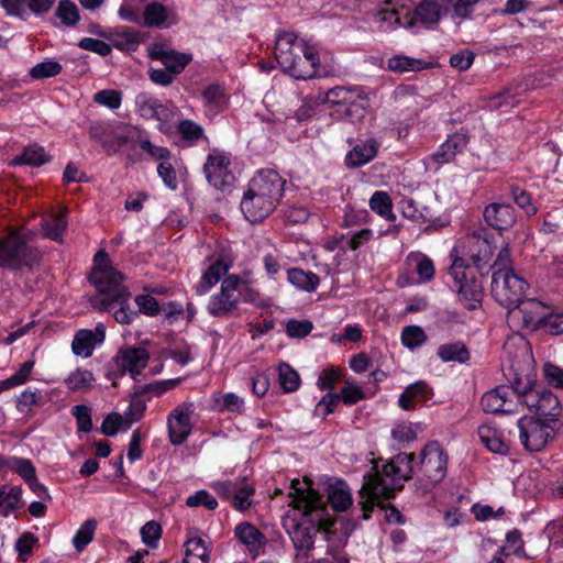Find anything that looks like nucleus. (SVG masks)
Returning <instances> with one entry per match:
<instances>
[{
  "mask_svg": "<svg viewBox=\"0 0 563 563\" xmlns=\"http://www.w3.org/2000/svg\"><path fill=\"white\" fill-rule=\"evenodd\" d=\"M560 413L561 407L558 397L550 390H542L540 405L537 409L538 418L556 419Z\"/></svg>",
  "mask_w": 563,
  "mask_h": 563,
  "instance_id": "obj_35",
  "label": "nucleus"
},
{
  "mask_svg": "<svg viewBox=\"0 0 563 563\" xmlns=\"http://www.w3.org/2000/svg\"><path fill=\"white\" fill-rule=\"evenodd\" d=\"M55 15L63 25L68 27H74L80 20L79 10L76 3L70 0H60L55 10Z\"/></svg>",
  "mask_w": 563,
  "mask_h": 563,
  "instance_id": "obj_38",
  "label": "nucleus"
},
{
  "mask_svg": "<svg viewBox=\"0 0 563 563\" xmlns=\"http://www.w3.org/2000/svg\"><path fill=\"white\" fill-rule=\"evenodd\" d=\"M287 278L294 286L306 291H314L320 283V279L316 274L305 272L300 268L289 269L287 272Z\"/></svg>",
  "mask_w": 563,
  "mask_h": 563,
  "instance_id": "obj_34",
  "label": "nucleus"
},
{
  "mask_svg": "<svg viewBox=\"0 0 563 563\" xmlns=\"http://www.w3.org/2000/svg\"><path fill=\"white\" fill-rule=\"evenodd\" d=\"M517 405L514 390L505 385L488 390L481 399L483 410L489 413H511Z\"/></svg>",
  "mask_w": 563,
  "mask_h": 563,
  "instance_id": "obj_15",
  "label": "nucleus"
},
{
  "mask_svg": "<svg viewBox=\"0 0 563 563\" xmlns=\"http://www.w3.org/2000/svg\"><path fill=\"white\" fill-rule=\"evenodd\" d=\"M340 399L339 394H325L321 400L317 404L314 408V416L317 417H327L328 415L332 413L334 411V407L336 406L338 401Z\"/></svg>",
  "mask_w": 563,
  "mask_h": 563,
  "instance_id": "obj_60",
  "label": "nucleus"
},
{
  "mask_svg": "<svg viewBox=\"0 0 563 563\" xmlns=\"http://www.w3.org/2000/svg\"><path fill=\"white\" fill-rule=\"evenodd\" d=\"M146 409V405L141 399H133L130 404L129 409L122 415L126 424L124 429H129L134 422L139 421Z\"/></svg>",
  "mask_w": 563,
  "mask_h": 563,
  "instance_id": "obj_61",
  "label": "nucleus"
},
{
  "mask_svg": "<svg viewBox=\"0 0 563 563\" xmlns=\"http://www.w3.org/2000/svg\"><path fill=\"white\" fill-rule=\"evenodd\" d=\"M245 481H223V482H216L212 484L213 489L220 495L221 497L231 500L235 494H238V490L242 486V483Z\"/></svg>",
  "mask_w": 563,
  "mask_h": 563,
  "instance_id": "obj_62",
  "label": "nucleus"
},
{
  "mask_svg": "<svg viewBox=\"0 0 563 563\" xmlns=\"http://www.w3.org/2000/svg\"><path fill=\"white\" fill-rule=\"evenodd\" d=\"M422 62L402 55H397L388 60V68L393 71L405 73L421 69Z\"/></svg>",
  "mask_w": 563,
  "mask_h": 563,
  "instance_id": "obj_49",
  "label": "nucleus"
},
{
  "mask_svg": "<svg viewBox=\"0 0 563 563\" xmlns=\"http://www.w3.org/2000/svg\"><path fill=\"white\" fill-rule=\"evenodd\" d=\"M378 143L374 139H367L356 144L346 155L345 164L349 167H361L371 162L377 154Z\"/></svg>",
  "mask_w": 563,
  "mask_h": 563,
  "instance_id": "obj_25",
  "label": "nucleus"
},
{
  "mask_svg": "<svg viewBox=\"0 0 563 563\" xmlns=\"http://www.w3.org/2000/svg\"><path fill=\"white\" fill-rule=\"evenodd\" d=\"M285 181L274 169H261L250 180L241 200V210L250 222H260L276 208Z\"/></svg>",
  "mask_w": 563,
  "mask_h": 563,
  "instance_id": "obj_3",
  "label": "nucleus"
},
{
  "mask_svg": "<svg viewBox=\"0 0 563 563\" xmlns=\"http://www.w3.org/2000/svg\"><path fill=\"white\" fill-rule=\"evenodd\" d=\"M49 161V156L46 155L43 147L37 145L27 146L23 150L20 155H16L11 162V166L16 165H30L41 166Z\"/></svg>",
  "mask_w": 563,
  "mask_h": 563,
  "instance_id": "obj_33",
  "label": "nucleus"
},
{
  "mask_svg": "<svg viewBox=\"0 0 563 563\" xmlns=\"http://www.w3.org/2000/svg\"><path fill=\"white\" fill-rule=\"evenodd\" d=\"M62 65L55 60H45L36 64L31 70L30 75L34 79H44L57 76L62 73Z\"/></svg>",
  "mask_w": 563,
  "mask_h": 563,
  "instance_id": "obj_46",
  "label": "nucleus"
},
{
  "mask_svg": "<svg viewBox=\"0 0 563 563\" xmlns=\"http://www.w3.org/2000/svg\"><path fill=\"white\" fill-rule=\"evenodd\" d=\"M213 400L219 410L230 412H240L244 404L243 399L233 393L217 395Z\"/></svg>",
  "mask_w": 563,
  "mask_h": 563,
  "instance_id": "obj_48",
  "label": "nucleus"
},
{
  "mask_svg": "<svg viewBox=\"0 0 563 563\" xmlns=\"http://www.w3.org/2000/svg\"><path fill=\"white\" fill-rule=\"evenodd\" d=\"M67 209H63L59 212L52 213L43 219L42 229L46 238L59 242H63V234L67 229L66 219Z\"/></svg>",
  "mask_w": 563,
  "mask_h": 563,
  "instance_id": "obj_29",
  "label": "nucleus"
},
{
  "mask_svg": "<svg viewBox=\"0 0 563 563\" xmlns=\"http://www.w3.org/2000/svg\"><path fill=\"white\" fill-rule=\"evenodd\" d=\"M427 340V335L422 328L418 325H408L405 327L401 332V342L402 344L413 350L420 345H422Z\"/></svg>",
  "mask_w": 563,
  "mask_h": 563,
  "instance_id": "obj_45",
  "label": "nucleus"
},
{
  "mask_svg": "<svg viewBox=\"0 0 563 563\" xmlns=\"http://www.w3.org/2000/svg\"><path fill=\"white\" fill-rule=\"evenodd\" d=\"M291 489L292 492L289 494L291 501L289 505L295 509L301 510L302 515L309 517L312 523H317L319 529L330 530L333 521L322 518L324 511L322 498L311 488L310 483L292 479Z\"/></svg>",
  "mask_w": 563,
  "mask_h": 563,
  "instance_id": "obj_9",
  "label": "nucleus"
},
{
  "mask_svg": "<svg viewBox=\"0 0 563 563\" xmlns=\"http://www.w3.org/2000/svg\"><path fill=\"white\" fill-rule=\"evenodd\" d=\"M124 417L118 412L108 415L101 424V432L108 437H113L118 433L120 427L123 424Z\"/></svg>",
  "mask_w": 563,
  "mask_h": 563,
  "instance_id": "obj_64",
  "label": "nucleus"
},
{
  "mask_svg": "<svg viewBox=\"0 0 563 563\" xmlns=\"http://www.w3.org/2000/svg\"><path fill=\"white\" fill-rule=\"evenodd\" d=\"M448 457L438 442L428 443L420 453L419 471L431 483L442 481L446 473Z\"/></svg>",
  "mask_w": 563,
  "mask_h": 563,
  "instance_id": "obj_13",
  "label": "nucleus"
},
{
  "mask_svg": "<svg viewBox=\"0 0 563 563\" xmlns=\"http://www.w3.org/2000/svg\"><path fill=\"white\" fill-rule=\"evenodd\" d=\"M93 262L95 267L90 274V282L99 294L91 298L92 307L100 311L114 310L113 317L118 322L131 323L137 312L128 303L131 294L122 285L123 275L109 265V256L102 250L95 255Z\"/></svg>",
  "mask_w": 563,
  "mask_h": 563,
  "instance_id": "obj_2",
  "label": "nucleus"
},
{
  "mask_svg": "<svg viewBox=\"0 0 563 563\" xmlns=\"http://www.w3.org/2000/svg\"><path fill=\"white\" fill-rule=\"evenodd\" d=\"M93 376L88 369L77 368L65 379V384L70 390L85 391L92 387Z\"/></svg>",
  "mask_w": 563,
  "mask_h": 563,
  "instance_id": "obj_40",
  "label": "nucleus"
},
{
  "mask_svg": "<svg viewBox=\"0 0 563 563\" xmlns=\"http://www.w3.org/2000/svg\"><path fill=\"white\" fill-rule=\"evenodd\" d=\"M448 13L445 0H422L415 10V21L427 25L435 24Z\"/></svg>",
  "mask_w": 563,
  "mask_h": 563,
  "instance_id": "obj_24",
  "label": "nucleus"
},
{
  "mask_svg": "<svg viewBox=\"0 0 563 563\" xmlns=\"http://www.w3.org/2000/svg\"><path fill=\"white\" fill-rule=\"evenodd\" d=\"M183 563H209V553L201 538H190L185 543Z\"/></svg>",
  "mask_w": 563,
  "mask_h": 563,
  "instance_id": "obj_32",
  "label": "nucleus"
},
{
  "mask_svg": "<svg viewBox=\"0 0 563 563\" xmlns=\"http://www.w3.org/2000/svg\"><path fill=\"white\" fill-rule=\"evenodd\" d=\"M486 223L495 230L503 231L511 228L516 222L515 210L506 203H490L484 210Z\"/></svg>",
  "mask_w": 563,
  "mask_h": 563,
  "instance_id": "obj_21",
  "label": "nucleus"
},
{
  "mask_svg": "<svg viewBox=\"0 0 563 563\" xmlns=\"http://www.w3.org/2000/svg\"><path fill=\"white\" fill-rule=\"evenodd\" d=\"M254 494V488L246 482L242 483V486L238 490V494L231 499L232 505L238 510H245L251 506L250 497Z\"/></svg>",
  "mask_w": 563,
  "mask_h": 563,
  "instance_id": "obj_56",
  "label": "nucleus"
},
{
  "mask_svg": "<svg viewBox=\"0 0 563 563\" xmlns=\"http://www.w3.org/2000/svg\"><path fill=\"white\" fill-rule=\"evenodd\" d=\"M32 234L18 229H8L0 238V267L18 269L32 265L40 258L38 251L30 244Z\"/></svg>",
  "mask_w": 563,
  "mask_h": 563,
  "instance_id": "obj_6",
  "label": "nucleus"
},
{
  "mask_svg": "<svg viewBox=\"0 0 563 563\" xmlns=\"http://www.w3.org/2000/svg\"><path fill=\"white\" fill-rule=\"evenodd\" d=\"M175 22V12L158 1L150 2L143 11V24L147 27H162Z\"/></svg>",
  "mask_w": 563,
  "mask_h": 563,
  "instance_id": "obj_23",
  "label": "nucleus"
},
{
  "mask_svg": "<svg viewBox=\"0 0 563 563\" xmlns=\"http://www.w3.org/2000/svg\"><path fill=\"white\" fill-rule=\"evenodd\" d=\"M406 263L415 265L420 282H428L434 275L433 261L422 253H410L406 258Z\"/></svg>",
  "mask_w": 563,
  "mask_h": 563,
  "instance_id": "obj_37",
  "label": "nucleus"
},
{
  "mask_svg": "<svg viewBox=\"0 0 563 563\" xmlns=\"http://www.w3.org/2000/svg\"><path fill=\"white\" fill-rule=\"evenodd\" d=\"M22 489L11 484L0 485V517L7 518L21 508Z\"/></svg>",
  "mask_w": 563,
  "mask_h": 563,
  "instance_id": "obj_28",
  "label": "nucleus"
},
{
  "mask_svg": "<svg viewBox=\"0 0 563 563\" xmlns=\"http://www.w3.org/2000/svg\"><path fill=\"white\" fill-rule=\"evenodd\" d=\"M134 104L136 112L145 120L167 122L173 117L169 107L148 92L139 93L135 97Z\"/></svg>",
  "mask_w": 563,
  "mask_h": 563,
  "instance_id": "obj_18",
  "label": "nucleus"
},
{
  "mask_svg": "<svg viewBox=\"0 0 563 563\" xmlns=\"http://www.w3.org/2000/svg\"><path fill=\"white\" fill-rule=\"evenodd\" d=\"M180 379H167V380H157L152 384H147L144 386H140L135 389V395H146L150 394L152 396H162L167 390L175 388L179 384Z\"/></svg>",
  "mask_w": 563,
  "mask_h": 563,
  "instance_id": "obj_44",
  "label": "nucleus"
},
{
  "mask_svg": "<svg viewBox=\"0 0 563 563\" xmlns=\"http://www.w3.org/2000/svg\"><path fill=\"white\" fill-rule=\"evenodd\" d=\"M112 43L118 49L135 51L141 43V34L139 31L124 30L114 34Z\"/></svg>",
  "mask_w": 563,
  "mask_h": 563,
  "instance_id": "obj_41",
  "label": "nucleus"
},
{
  "mask_svg": "<svg viewBox=\"0 0 563 563\" xmlns=\"http://www.w3.org/2000/svg\"><path fill=\"white\" fill-rule=\"evenodd\" d=\"M541 330L552 335L563 334V313L555 311L550 306V313L542 323Z\"/></svg>",
  "mask_w": 563,
  "mask_h": 563,
  "instance_id": "obj_52",
  "label": "nucleus"
},
{
  "mask_svg": "<svg viewBox=\"0 0 563 563\" xmlns=\"http://www.w3.org/2000/svg\"><path fill=\"white\" fill-rule=\"evenodd\" d=\"M78 46L85 51L93 52L100 56H108L111 53V45L108 43L92 38V37H84L79 41Z\"/></svg>",
  "mask_w": 563,
  "mask_h": 563,
  "instance_id": "obj_58",
  "label": "nucleus"
},
{
  "mask_svg": "<svg viewBox=\"0 0 563 563\" xmlns=\"http://www.w3.org/2000/svg\"><path fill=\"white\" fill-rule=\"evenodd\" d=\"M186 505L195 508L198 506H205L209 510H213L218 506L217 499L211 496L207 490H198L195 495L187 498Z\"/></svg>",
  "mask_w": 563,
  "mask_h": 563,
  "instance_id": "obj_54",
  "label": "nucleus"
},
{
  "mask_svg": "<svg viewBox=\"0 0 563 563\" xmlns=\"http://www.w3.org/2000/svg\"><path fill=\"white\" fill-rule=\"evenodd\" d=\"M150 353L143 347H125L115 356L117 367L122 374L129 373L133 378L147 365Z\"/></svg>",
  "mask_w": 563,
  "mask_h": 563,
  "instance_id": "obj_19",
  "label": "nucleus"
},
{
  "mask_svg": "<svg viewBox=\"0 0 563 563\" xmlns=\"http://www.w3.org/2000/svg\"><path fill=\"white\" fill-rule=\"evenodd\" d=\"M278 380L285 393H291L299 387L300 377L289 364L282 363L278 366Z\"/></svg>",
  "mask_w": 563,
  "mask_h": 563,
  "instance_id": "obj_42",
  "label": "nucleus"
},
{
  "mask_svg": "<svg viewBox=\"0 0 563 563\" xmlns=\"http://www.w3.org/2000/svg\"><path fill=\"white\" fill-rule=\"evenodd\" d=\"M518 428L519 438L525 449L530 452H539L554 439L559 420L525 416L518 420Z\"/></svg>",
  "mask_w": 563,
  "mask_h": 563,
  "instance_id": "obj_10",
  "label": "nucleus"
},
{
  "mask_svg": "<svg viewBox=\"0 0 563 563\" xmlns=\"http://www.w3.org/2000/svg\"><path fill=\"white\" fill-rule=\"evenodd\" d=\"M148 55L152 59L162 62L174 75L180 74L192 59L190 54L177 52L161 43L152 44Z\"/></svg>",
  "mask_w": 563,
  "mask_h": 563,
  "instance_id": "obj_17",
  "label": "nucleus"
},
{
  "mask_svg": "<svg viewBox=\"0 0 563 563\" xmlns=\"http://www.w3.org/2000/svg\"><path fill=\"white\" fill-rule=\"evenodd\" d=\"M500 552L505 555L509 554H522L523 553V541L521 533L518 530H512L507 533L506 544L500 548Z\"/></svg>",
  "mask_w": 563,
  "mask_h": 563,
  "instance_id": "obj_55",
  "label": "nucleus"
},
{
  "mask_svg": "<svg viewBox=\"0 0 563 563\" xmlns=\"http://www.w3.org/2000/svg\"><path fill=\"white\" fill-rule=\"evenodd\" d=\"M230 161L224 155H209L203 166L209 184L219 190H227L234 184V175L229 170Z\"/></svg>",
  "mask_w": 563,
  "mask_h": 563,
  "instance_id": "obj_14",
  "label": "nucleus"
},
{
  "mask_svg": "<svg viewBox=\"0 0 563 563\" xmlns=\"http://www.w3.org/2000/svg\"><path fill=\"white\" fill-rule=\"evenodd\" d=\"M369 207L382 217L390 218L393 216L391 200L385 191H376L369 199Z\"/></svg>",
  "mask_w": 563,
  "mask_h": 563,
  "instance_id": "obj_50",
  "label": "nucleus"
},
{
  "mask_svg": "<svg viewBox=\"0 0 563 563\" xmlns=\"http://www.w3.org/2000/svg\"><path fill=\"white\" fill-rule=\"evenodd\" d=\"M229 269L230 264L228 262L217 260L202 274L199 283L196 285V292L202 296L221 280L220 291L212 295L207 305L208 312L213 317H229L238 309L241 279L238 275L224 277Z\"/></svg>",
  "mask_w": 563,
  "mask_h": 563,
  "instance_id": "obj_4",
  "label": "nucleus"
},
{
  "mask_svg": "<svg viewBox=\"0 0 563 563\" xmlns=\"http://www.w3.org/2000/svg\"><path fill=\"white\" fill-rule=\"evenodd\" d=\"M479 0H445L446 8L451 5L454 15L466 20L470 19Z\"/></svg>",
  "mask_w": 563,
  "mask_h": 563,
  "instance_id": "obj_53",
  "label": "nucleus"
},
{
  "mask_svg": "<svg viewBox=\"0 0 563 563\" xmlns=\"http://www.w3.org/2000/svg\"><path fill=\"white\" fill-rule=\"evenodd\" d=\"M527 286V283L514 271L500 269L493 272L492 295L501 306L508 307V309L523 299Z\"/></svg>",
  "mask_w": 563,
  "mask_h": 563,
  "instance_id": "obj_11",
  "label": "nucleus"
},
{
  "mask_svg": "<svg viewBox=\"0 0 563 563\" xmlns=\"http://www.w3.org/2000/svg\"><path fill=\"white\" fill-rule=\"evenodd\" d=\"M432 393L424 382H416L409 385L399 397V406L404 410H412L416 402H424L430 399Z\"/></svg>",
  "mask_w": 563,
  "mask_h": 563,
  "instance_id": "obj_27",
  "label": "nucleus"
},
{
  "mask_svg": "<svg viewBox=\"0 0 563 563\" xmlns=\"http://www.w3.org/2000/svg\"><path fill=\"white\" fill-rule=\"evenodd\" d=\"M205 106L210 109H221L228 103V97L224 89L219 84L207 86L202 91Z\"/></svg>",
  "mask_w": 563,
  "mask_h": 563,
  "instance_id": "obj_39",
  "label": "nucleus"
},
{
  "mask_svg": "<svg viewBox=\"0 0 563 563\" xmlns=\"http://www.w3.org/2000/svg\"><path fill=\"white\" fill-rule=\"evenodd\" d=\"M328 500L335 511L347 510L353 501L350 489L343 483L331 487Z\"/></svg>",
  "mask_w": 563,
  "mask_h": 563,
  "instance_id": "obj_36",
  "label": "nucleus"
},
{
  "mask_svg": "<svg viewBox=\"0 0 563 563\" xmlns=\"http://www.w3.org/2000/svg\"><path fill=\"white\" fill-rule=\"evenodd\" d=\"M466 260L456 257L450 267V275L454 279V287L457 289L459 298L464 302L465 308L470 310L476 309L482 301L483 289L475 278H467Z\"/></svg>",
  "mask_w": 563,
  "mask_h": 563,
  "instance_id": "obj_12",
  "label": "nucleus"
},
{
  "mask_svg": "<svg viewBox=\"0 0 563 563\" xmlns=\"http://www.w3.org/2000/svg\"><path fill=\"white\" fill-rule=\"evenodd\" d=\"M550 313V306L537 298L521 299L508 309L507 323L515 332H536Z\"/></svg>",
  "mask_w": 563,
  "mask_h": 563,
  "instance_id": "obj_7",
  "label": "nucleus"
},
{
  "mask_svg": "<svg viewBox=\"0 0 563 563\" xmlns=\"http://www.w3.org/2000/svg\"><path fill=\"white\" fill-rule=\"evenodd\" d=\"M235 536L250 552L257 555L260 550L265 545L264 534L251 523H240L235 527Z\"/></svg>",
  "mask_w": 563,
  "mask_h": 563,
  "instance_id": "obj_26",
  "label": "nucleus"
},
{
  "mask_svg": "<svg viewBox=\"0 0 563 563\" xmlns=\"http://www.w3.org/2000/svg\"><path fill=\"white\" fill-rule=\"evenodd\" d=\"M177 130L181 137L187 141H198L205 136L203 128L191 120H181L177 125Z\"/></svg>",
  "mask_w": 563,
  "mask_h": 563,
  "instance_id": "obj_51",
  "label": "nucleus"
},
{
  "mask_svg": "<svg viewBox=\"0 0 563 563\" xmlns=\"http://www.w3.org/2000/svg\"><path fill=\"white\" fill-rule=\"evenodd\" d=\"M318 102L329 104L332 115L339 119L353 115H363L368 106V100L361 91L347 87L338 86L317 97Z\"/></svg>",
  "mask_w": 563,
  "mask_h": 563,
  "instance_id": "obj_8",
  "label": "nucleus"
},
{
  "mask_svg": "<svg viewBox=\"0 0 563 563\" xmlns=\"http://www.w3.org/2000/svg\"><path fill=\"white\" fill-rule=\"evenodd\" d=\"M465 255L473 262L481 272L490 261L493 256V246L488 240L478 234L467 236L463 242Z\"/></svg>",
  "mask_w": 563,
  "mask_h": 563,
  "instance_id": "obj_20",
  "label": "nucleus"
},
{
  "mask_svg": "<svg viewBox=\"0 0 563 563\" xmlns=\"http://www.w3.org/2000/svg\"><path fill=\"white\" fill-rule=\"evenodd\" d=\"M93 101L100 106L115 110L121 107L122 93L114 89H103L93 95Z\"/></svg>",
  "mask_w": 563,
  "mask_h": 563,
  "instance_id": "obj_47",
  "label": "nucleus"
},
{
  "mask_svg": "<svg viewBox=\"0 0 563 563\" xmlns=\"http://www.w3.org/2000/svg\"><path fill=\"white\" fill-rule=\"evenodd\" d=\"M437 355L444 363L456 362L464 364L470 360V351L461 341L441 344L437 350Z\"/></svg>",
  "mask_w": 563,
  "mask_h": 563,
  "instance_id": "obj_31",
  "label": "nucleus"
},
{
  "mask_svg": "<svg viewBox=\"0 0 563 563\" xmlns=\"http://www.w3.org/2000/svg\"><path fill=\"white\" fill-rule=\"evenodd\" d=\"M413 460L412 453H399L382 466L377 462L374 463L373 473L364 476V484L358 493L363 519L367 520L371 517L375 505H379L382 498H393L396 492L402 488L400 482L412 477Z\"/></svg>",
  "mask_w": 563,
  "mask_h": 563,
  "instance_id": "obj_1",
  "label": "nucleus"
},
{
  "mask_svg": "<svg viewBox=\"0 0 563 563\" xmlns=\"http://www.w3.org/2000/svg\"><path fill=\"white\" fill-rule=\"evenodd\" d=\"M141 536L146 545L155 548L162 536V528L157 522L148 521L142 527Z\"/></svg>",
  "mask_w": 563,
  "mask_h": 563,
  "instance_id": "obj_59",
  "label": "nucleus"
},
{
  "mask_svg": "<svg viewBox=\"0 0 563 563\" xmlns=\"http://www.w3.org/2000/svg\"><path fill=\"white\" fill-rule=\"evenodd\" d=\"M106 336L104 328L99 324L92 330H80L74 338L73 352L82 357H89L95 346L102 343Z\"/></svg>",
  "mask_w": 563,
  "mask_h": 563,
  "instance_id": "obj_22",
  "label": "nucleus"
},
{
  "mask_svg": "<svg viewBox=\"0 0 563 563\" xmlns=\"http://www.w3.org/2000/svg\"><path fill=\"white\" fill-rule=\"evenodd\" d=\"M73 416L77 420L79 431L89 432L92 429L90 409L85 405H76L71 409Z\"/></svg>",
  "mask_w": 563,
  "mask_h": 563,
  "instance_id": "obj_57",
  "label": "nucleus"
},
{
  "mask_svg": "<svg viewBox=\"0 0 563 563\" xmlns=\"http://www.w3.org/2000/svg\"><path fill=\"white\" fill-rule=\"evenodd\" d=\"M191 405L176 407L167 418L168 437L174 445L183 444L191 432Z\"/></svg>",
  "mask_w": 563,
  "mask_h": 563,
  "instance_id": "obj_16",
  "label": "nucleus"
},
{
  "mask_svg": "<svg viewBox=\"0 0 563 563\" xmlns=\"http://www.w3.org/2000/svg\"><path fill=\"white\" fill-rule=\"evenodd\" d=\"M511 195L517 206L523 209L528 216L536 214L537 208L532 205L529 192L519 187H512Z\"/></svg>",
  "mask_w": 563,
  "mask_h": 563,
  "instance_id": "obj_63",
  "label": "nucleus"
},
{
  "mask_svg": "<svg viewBox=\"0 0 563 563\" xmlns=\"http://www.w3.org/2000/svg\"><path fill=\"white\" fill-rule=\"evenodd\" d=\"M97 522L93 519L86 520L73 538V544L77 551H82L93 539Z\"/></svg>",
  "mask_w": 563,
  "mask_h": 563,
  "instance_id": "obj_43",
  "label": "nucleus"
},
{
  "mask_svg": "<svg viewBox=\"0 0 563 563\" xmlns=\"http://www.w3.org/2000/svg\"><path fill=\"white\" fill-rule=\"evenodd\" d=\"M275 58L282 69L296 79H311L319 73L320 60L313 47L291 32L278 35Z\"/></svg>",
  "mask_w": 563,
  "mask_h": 563,
  "instance_id": "obj_5",
  "label": "nucleus"
},
{
  "mask_svg": "<svg viewBox=\"0 0 563 563\" xmlns=\"http://www.w3.org/2000/svg\"><path fill=\"white\" fill-rule=\"evenodd\" d=\"M477 434L482 443L493 453L506 455L509 452L508 444L503 440L501 433L489 426H481Z\"/></svg>",
  "mask_w": 563,
  "mask_h": 563,
  "instance_id": "obj_30",
  "label": "nucleus"
}]
</instances>
